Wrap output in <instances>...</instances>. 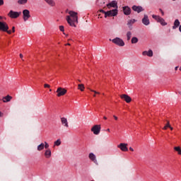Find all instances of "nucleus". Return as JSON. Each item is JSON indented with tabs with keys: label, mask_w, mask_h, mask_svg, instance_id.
<instances>
[{
	"label": "nucleus",
	"mask_w": 181,
	"mask_h": 181,
	"mask_svg": "<svg viewBox=\"0 0 181 181\" xmlns=\"http://www.w3.org/2000/svg\"><path fill=\"white\" fill-rule=\"evenodd\" d=\"M69 16H66V22L70 26L76 28L75 23H78V16H77V13L73 11L69 12Z\"/></svg>",
	"instance_id": "1"
},
{
	"label": "nucleus",
	"mask_w": 181,
	"mask_h": 181,
	"mask_svg": "<svg viewBox=\"0 0 181 181\" xmlns=\"http://www.w3.org/2000/svg\"><path fill=\"white\" fill-rule=\"evenodd\" d=\"M8 30L9 26L8 25V23H6V22L0 21V31L6 32L8 35H11V33H12V31Z\"/></svg>",
	"instance_id": "2"
},
{
	"label": "nucleus",
	"mask_w": 181,
	"mask_h": 181,
	"mask_svg": "<svg viewBox=\"0 0 181 181\" xmlns=\"http://www.w3.org/2000/svg\"><path fill=\"white\" fill-rule=\"evenodd\" d=\"M112 43L117 45V46H119L120 47L125 46V42H124V40L118 37L112 40Z\"/></svg>",
	"instance_id": "3"
},
{
	"label": "nucleus",
	"mask_w": 181,
	"mask_h": 181,
	"mask_svg": "<svg viewBox=\"0 0 181 181\" xmlns=\"http://www.w3.org/2000/svg\"><path fill=\"white\" fill-rule=\"evenodd\" d=\"M152 18H153V19H155L156 21H157V22L160 23V25H162L163 26H166V25H168V23H166V22H165V19H163V18H161L159 16L152 15Z\"/></svg>",
	"instance_id": "4"
},
{
	"label": "nucleus",
	"mask_w": 181,
	"mask_h": 181,
	"mask_svg": "<svg viewBox=\"0 0 181 181\" xmlns=\"http://www.w3.org/2000/svg\"><path fill=\"white\" fill-rule=\"evenodd\" d=\"M117 15H118V9L115 8L113 10L106 11L105 18H107V16H117Z\"/></svg>",
	"instance_id": "5"
},
{
	"label": "nucleus",
	"mask_w": 181,
	"mask_h": 181,
	"mask_svg": "<svg viewBox=\"0 0 181 181\" xmlns=\"http://www.w3.org/2000/svg\"><path fill=\"white\" fill-rule=\"evenodd\" d=\"M91 132L94 135H98L101 132V125L95 124L91 128Z\"/></svg>",
	"instance_id": "6"
},
{
	"label": "nucleus",
	"mask_w": 181,
	"mask_h": 181,
	"mask_svg": "<svg viewBox=\"0 0 181 181\" xmlns=\"http://www.w3.org/2000/svg\"><path fill=\"white\" fill-rule=\"evenodd\" d=\"M8 16L12 19H16V18H19V16H21V12L13 11L11 10Z\"/></svg>",
	"instance_id": "7"
},
{
	"label": "nucleus",
	"mask_w": 181,
	"mask_h": 181,
	"mask_svg": "<svg viewBox=\"0 0 181 181\" xmlns=\"http://www.w3.org/2000/svg\"><path fill=\"white\" fill-rule=\"evenodd\" d=\"M30 18V11L29 10L25 9L23 11V19L24 22H26V21H28Z\"/></svg>",
	"instance_id": "8"
},
{
	"label": "nucleus",
	"mask_w": 181,
	"mask_h": 181,
	"mask_svg": "<svg viewBox=\"0 0 181 181\" xmlns=\"http://www.w3.org/2000/svg\"><path fill=\"white\" fill-rule=\"evenodd\" d=\"M141 22H142L143 25H144L145 26H149V25H151V21H149V17L146 14L144 15V18H142Z\"/></svg>",
	"instance_id": "9"
},
{
	"label": "nucleus",
	"mask_w": 181,
	"mask_h": 181,
	"mask_svg": "<svg viewBox=\"0 0 181 181\" xmlns=\"http://www.w3.org/2000/svg\"><path fill=\"white\" fill-rule=\"evenodd\" d=\"M57 97H62V95H64L66 93H67V90L63 88H58L57 90Z\"/></svg>",
	"instance_id": "10"
},
{
	"label": "nucleus",
	"mask_w": 181,
	"mask_h": 181,
	"mask_svg": "<svg viewBox=\"0 0 181 181\" xmlns=\"http://www.w3.org/2000/svg\"><path fill=\"white\" fill-rule=\"evenodd\" d=\"M132 9L137 13H141V12H144V11H145V9H144L141 6H133Z\"/></svg>",
	"instance_id": "11"
},
{
	"label": "nucleus",
	"mask_w": 181,
	"mask_h": 181,
	"mask_svg": "<svg viewBox=\"0 0 181 181\" xmlns=\"http://www.w3.org/2000/svg\"><path fill=\"white\" fill-rule=\"evenodd\" d=\"M127 146H128L127 144L121 143L117 146V148H119L123 152H128V147Z\"/></svg>",
	"instance_id": "12"
},
{
	"label": "nucleus",
	"mask_w": 181,
	"mask_h": 181,
	"mask_svg": "<svg viewBox=\"0 0 181 181\" xmlns=\"http://www.w3.org/2000/svg\"><path fill=\"white\" fill-rule=\"evenodd\" d=\"M88 158L92 160V162H93V163H95V165H98V161H97V157L95 156L94 153H90Z\"/></svg>",
	"instance_id": "13"
},
{
	"label": "nucleus",
	"mask_w": 181,
	"mask_h": 181,
	"mask_svg": "<svg viewBox=\"0 0 181 181\" xmlns=\"http://www.w3.org/2000/svg\"><path fill=\"white\" fill-rule=\"evenodd\" d=\"M107 7L110 9V8H118V3L115 1H112V2L107 4Z\"/></svg>",
	"instance_id": "14"
},
{
	"label": "nucleus",
	"mask_w": 181,
	"mask_h": 181,
	"mask_svg": "<svg viewBox=\"0 0 181 181\" xmlns=\"http://www.w3.org/2000/svg\"><path fill=\"white\" fill-rule=\"evenodd\" d=\"M120 98H122V100H124L126 103H131V101H132V99L128 95L123 94L120 95Z\"/></svg>",
	"instance_id": "15"
},
{
	"label": "nucleus",
	"mask_w": 181,
	"mask_h": 181,
	"mask_svg": "<svg viewBox=\"0 0 181 181\" xmlns=\"http://www.w3.org/2000/svg\"><path fill=\"white\" fill-rule=\"evenodd\" d=\"M135 22H136V20L135 19L128 20L127 26L130 30H132V25H134V23H135Z\"/></svg>",
	"instance_id": "16"
},
{
	"label": "nucleus",
	"mask_w": 181,
	"mask_h": 181,
	"mask_svg": "<svg viewBox=\"0 0 181 181\" xmlns=\"http://www.w3.org/2000/svg\"><path fill=\"white\" fill-rule=\"evenodd\" d=\"M61 122L66 128H69V122L67 121V118L62 117Z\"/></svg>",
	"instance_id": "17"
},
{
	"label": "nucleus",
	"mask_w": 181,
	"mask_h": 181,
	"mask_svg": "<svg viewBox=\"0 0 181 181\" xmlns=\"http://www.w3.org/2000/svg\"><path fill=\"white\" fill-rule=\"evenodd\" d=\"M123 12L124 15H131V8L129 6L123 7Z\"/></svg>",
	"instance_id": "18"
},
{
	"label": "nucleus",
	"mask_w": 181,
	"mask_h": 181,
	"mask_svg": "<svg viewBox=\"0 0 181 181\" xmlns=\"http://www.w3.org/2000/svg\"><path fill=\"white\" fill-rule=\"evenodd\" d=\"M180 26V21L179 20L176 19L174 22V25L173 26V29H177Z\"/></svg>",
	"instance_id": "19"
},
{
	"label": "nucleus",
	"mask_w": 181,
	"mask_h": 181,
	"mask_svg": "<svg viewBox=\"0 0 181 181\" xmlns=\"http://www.w3.org/2000/svg\"><path fill=\"white\" fill-rule=\"evenodd\" d=\"M12 100V97L10 95H7L3 98L4 103H9Z\"/></svg>",
	"instance_id": "20"
},
{
	"label": "nucleus",
	"mask_w": 181,
	"mask_h": 181,
	"mask_svg": "<svg viewBox=\"0 0 181 181\" xmlns=\"http://www.w3.org/2000/svg\"><path fill=\"white\" fill-rule=\"evenodd\" d=\"M45 156L47 159H49V158H50V156H52V151H50V149H47V151H45Z\"/></svg>",
	"instance_id": "21"
},
{
	"label": "nucleus",
	"mask_w": 181,
	"mask_h": 181,
	"mask_svg": "<svg viewBox=\"0 0 181 181\" xmlns=\"http://www.w3.org/2000/svg\"><path fill=\"white\" fill-rule=\"evenodd\" d=\"M45 1L47 4H48V5H49V6H54L55 5L54 0H45Z\"/></svg>",
	"instance_id": "22"
},
{
	"label": "nucleus",
	"mask_w": 181,
	"mask_h": 181,
	"mask_svg": "<svg viewBox=\"0 0 181 181\" xmlns=\"http://www.w3.org/2000/svg\"><path fill=\"white\" fill-rule=\"evenodd\" d=\"M37 151H43V149H45V144L41 143L40 145L37 146Z\"/></svg>",
	"instance_id": "23"
},
{
	"label": "nucleus",
	"mask_w": 181,
	"mask_h": 181,
	"mask_svg": "<svg viewBox=\"0 0 181 181\" xmlns=\"http://www.w3.org/2000/svg\"><path fill=\"white\" fill-rule=\"evenodd\" d=\"M126 36L128 41L131 40V37H132V33H131V31H128Z\"/></svg>",
	"instance_id": "24"
},
{
	"label": "nucleus",
	"mask_w": 181,
	"mask_h": 181,
	"mask_svg": "<svg viewBox=\"0 0 181 181\" xmlns=\"http://www.w3.org/2000/svg\"><path fill=\"white\" fill-rule=\"evenodd\" d=\"M54 146H60V145H62V141H60V139H57L54 141Z\"/></svg>",
	"instance_id": "25"
},
{
	"label": "nucleus",
	"mask_w": 181,
	"mask_h": 181,
	"mask_svg": "<svg viewBox=\"0 0 181 181\" xmlns=\"http://www.w3.org/2000/svg\"><path fill=\"white\" fill-rule=\"evenodd\" d=\"M28 3V0H18V4L19 5H25V4Z\"/></svg>",
	"instance_id": "26"
},
{
	"label": "nucleus",
	"mask_w": 181,
	"mask_h": 181,
	"mask_svg": "<svg viewBox=\"0 0 181 181\" xmlns=\"http://www.w3.org/2000/svg\"><path fill=\"white\" fill-rule=\"evenodd\" d=\"M138 37H133L132 38V45H135L137 42H138Z\"/></svg>",
	"instance_id": "27"
},
{
	"label": "nucleus",
	"mask_w": 181,
	"mask_h": 181,
	"mask_svg": "<svg viewBox=\"0 0 181 181\" xmlns=\"http://www.w3.org/2000/svg\"><path fill=\"white\" fill-rule=\"evenodd\" d=\"M84 84H78V90H81V91H84Z\"/></svg>",
	"instance_id": "28"
},
{
	"label": "nucleus",
	"mask_w": 181,
	"mask_h": 181,
	"mask_svg": "<svg viewBox=\"0 0 181 181\" xmlns=\"http://www.w3.org/2000/svg\"><path fill=\"white\" fill-rule=\"evenodd\" d=\"M174 149L177 152L178 155H181V148L180 146L174 147Z\"/></svg>",
	"instance_id": "29"
},
{
	"label": "nucleus",
	"mask_w": 181,
	"mask_h": 181,
	"mask_svg": "<svg viewBox=\"0 0 181 181\" xmlns=\"http://www.w3.org/2000/svg\"><path fill=\"white\" fill-rule=\"evenodd\" d=\"M147 56H148V57H152V56H153V52L152 49H149L148 52H147Z\"/></svg>",
	"instance_id": "30"
},
{
	"label": "nucleus",
	"mask_w": 181,
	"mask_h": 181,
	"mask_svg": "<svg viewBox=\"0 0 181 181\" xmlns=\"http://www.w3.org/2000/svg\"><path fill=\"white\" fill-rule=\"evenodd\" d=\"M170 127V123L169 122V121L167 122V124H165V126L163 128V129L166 130L168 129V128Z\"/></svg>",
	"instance_id": "31"
},
{
	"label": "nucleus",
	"mask_w": 181,
	"mask_h": 181,
	"mask_svg": "<svg viewBox=\"0 0 181 181\" xmlns=\"http://www.w3.org/2000/svg\"><path fill=\"white\" fill-rule=\"evenodd\" d=\"M44 148H45V149H49V144L46 141H45Z\"/></svg>",
	"instance_id": "32"
},
{
	"label": "nucleus",
	"mask_w": 181,
	"mask_h": 181,
	"mask_svg": "<svg viewBox=\"0 0 181 181\" xmlns=\"http://www.w3.org/2000/svg\"><path fill=\"white\" fill-rule=\"evenodd\" d=\"M90 91L92 92V93H94L95 94L93 95V97H95V94H100V93L99 92H97V91H95V90H92V89H90Z\"/></svg>",
	"instance_id": "33"
},
{
	"label": "nucleus",
	"mask_w": 181,
	"mask_h": 181,
	"mask_svg": "<svg viewBox=\"0 0 181 181\" xmlns=\"http://www.w3.org/2000/svg\"><path fill=\"white\" fill-rule=\"evenodd\" d=\"M59 30H61V32H64V26L60 25L59 26Z\"/></svg>",
	"instance_id": "34"
},
{
	"label": "nucleus",
	"mask_w": 181,
	"mask_h": 181,
	"mask_svg": "<svg viewBox=\"0 0 181 181\" xmlns=\"http://www.w3.org/2000/svg\"><path fill=\"white\" fill-rule=\"evenodd\" d=\"M44 87H45V88H50V85H49V84H47V83H45V84L44 85Z\"/></svg>",
	"instance_id": "35"
},
{
	"label": "nucleus",
	"mask_w": 181,
	"mask_h": 181,
	"mask_svg": "<svg viewBox=\"0 0 181 181\" xmlns=\"http://www.w3.org/2000/svg\"><path fill=\"white\" fill-rule=\"evenodd\" d=\"M142 54H143V56H147V54H148V51H144V52H142Z\"/></svg>",
	"instance_id": "36"
},
{
	"label": "nucleus",
	"mask_w": 181,
	"mask_h": 181,
	"mask_svg": "<svg viewBox=\"0 0 181 181\" xmlns=\"http://www.w3.org/2000/svg\"><path fill=\"white\" fill-rule=\"evenodd\" d=\"M100 12H101L102 13H104L105 17V13H107V11H105L104 10L101 9L100 10Z\"/></svg>",
	"instance_id": "37"
},
{
	"label": "nucleus",
	"mask_w": 181,
	"mask_h": 181,
	"mask_svg": "<svg viewBox=\"0 0 181 181\" xmlns=\"http://www.w3.org/2000/svg\"><path fill=\"white\" fill-rule=\"evenodd\" d=\"M4 5V0H0V6H2Z\"/></svg>",
	"instance_id": "38"
},
{
	"label": "nucleus",
	"mask_w": 181,
	"mask_h": 181,
	"mask_svg": "<svg viewBox=\"0 0 181 181\" xmlns=\"http://www.w3.org/2000/svg\"><path fill=\"white\" fill-rule=\"evenodd\" d=\"M113 117L115 118V119L116 121L118 120V117H117V116L114 115Z\"/></svg>",
	"instance_id": "39"
},
{
	"label": "nucleus",
	"mask_w": 181,
	"mask_h": 181,
	"mask_svg": "<svg viewBox=\"0 0 181 181\" xmlns=\"http://www.w3.org/2000/svg\"><path fill=\"white\" fill-rule=\"evenodd\" d=\"M12 32H13V33H15V27L12 28Z\"/></svg>",
	"instance_id": "40"
},
{
	"label": "nucleus",
	"mask_w": 181,
	"mask_h": 181,
	"mask_svg": "<svg viewBox=\"0 0 181 181\" xmlns=\"http://www.w3.org/2000/svg\"><path fill=\"white\" fill-rule=\"evenodd\" d=\"M129 151H131L132 152H134V148L132 147H130Z\"/></svg>",
	"instance_id": "41"
},
{
	"label": "nucleus",
	"mask_w": 181,
	"mask_h": 181,
	"mask_svg": "<svg viewBox=\"0 0 181 181\" xmlns=\"http://www.w3.org/2000/svg\"><path fill=\"white\" fill-rule=\"evenodd\" d=\"M21 59H23V55L22 54H20Z\"/></svg>",
	"instance_id": "42"
},
{
	"label": "nucleus",
	"mask_w": 181,
	"mask_h": 181,
	"mask_svg": "<svg viewBox=\"0 0 181 181\" xmlns=\"http://www.w3.org/2000/svg\"><path fill=\"white\" fill-rule=\"evenodd\" d=\"M4 115V113L0 112V117H2Z\"/></svg>",
	"instance_id": "43"
},
{
	"label": "nucleus",
	"mask_w": 181,
	"mask_h": 181,
	"mask_svg": "<svg viewBox=\"0 0 181 181\" xmlns=\"http://www.w3.org/2000/svg\"><path fill=\"white\" fill-rule=\"evenodd\" d=\"M170 129L171 131H173V127H172L170 126Z\"/></svg>",
	"instance_id": "44"
},
{
	"label": "nucleus",
	"mask_w": 181,
	"mask_h": 181,
	"mask_svg": "<svg viewBox=\"0 0 181 181\" xmlns=\"http://www.w3.org/2000/svg\"><path fill=\"white\" fill-rule=\"evenodd\" d=\"M179 30H180V32L181 33V25H180V27H179Z\"/></svg>",
	"instance_id": "45"
},
{
	"label": "nucleus",
	"mask_w": 181,
	"mask_h": 181,
	"mask_svg": "<svg viewBox=\"0 0 181 181\" xmlns=\"http://www.w3.org/2000/svg\"><path fill=\"white\" fill-rule=\"evenodd\" d=\"M65 46H70V43L66 44Z\"/></svg>",
	"instance_id": "46"
},
{
	"label": "nucleus",
	"mask_w": 181,
	"mask_h": 181,
	"mask_svg": "<svg viewBox=\"0 0 181 181\" xmlns=\"http://www.w3.org/2000/svg\"><path fill=\"white\" fill-rule=\"evenodd\" d=\"M162 15H165V13L163 11H161Z\"/></svg>",
	"instance_id": "47"
},
{
	"label": "nucleus",
	"mask_w": 181,
	"mask_h": 181,
	"mask_svg": "<svg viewBox=\"0 0 181 181\" xmlns=\"http://www.w3.org/2000/svg\"><path fill=\"white\" fill-rule=\"evenodd\" d=\"M3 18L0 16V21H2Z\"/></svg>",
	"instance_id": "48"
},
{
	"label": "nucleus",
	"mask_w": 181,
	"mask_h": 181,
	"mask_svg": "<svg viewBox=\"0 0 181 181\" xmlns=\"http://www.w3.org/2000/svg\"><path fill=\"white\" fill-rule=\"evenodd\" d=\"M159 11H160V12H163V11L161 8H160Z\"/></svg>",
	"instance_id": "49"
},
{
	"label": "nucleus",
	"mask_w": 181,
	"mask_h": 181,
	"mask_svg": "<svg viewBox=\"0 0 181 181\" xmlns=\"http://www.w3.org/2000/svg\"><path fill=\"white\" fill-rule=\"evenodd\" d=\"M107 132H110V129H107Z\"/></svg>",
	"instance_id": "50"
},
{
	"label": "nucleus",
	"mask_w": 181,
	"mask_h": 181,
	"mask_svg": "<svg viewBox=\"0 0 181 181\" xmlns=\"http://www.w3.org/2000/svg\"><path fill=\"white\" fill-rule=\"evenodd\" d=\"M103 118H104L105 119H107V117H104Z\"/></svg>",
	"instance_id": "51"
},
{
	"label": "nucleus",
	"mask_w": 181,
	"mask_h": 181,
	"mask_svg": "<svg viewBox=\"0 0 181 181\" xmlns=\"http://www.w3.org/2000/svg\"><path fill=\"white\" fill-rule=\"evenodd\" d=\"M175 70H177V67H175Z\"/></svg>",
	"instance_id": "52"
},
{
	"label": "nucleus",
	"mask_w": 181,
	"mask_h": 181,
	"mask_svg": "<svg viewBox=\"0 0 181 181\" xmlns=\"http://www.w3.org/2000/svg\"><path fill=\"white\" fill-rule=\"evenodd\" d=\"M79 83H81V81L78 80Z\"/></svg>",
	"instance_id": "53"
},
{
	"label": "nucleus",
	"mask_w": 181,
	"mask_h": 181,
	"mask_svg": "<svg viewBox=\"0 0 181 181\" xmlns=\"http://www.w3.org/2000/svg\"><path fill=\"white\" fill-rule=\"evenodd\" d=\"M49 91H52V89H49Z\"/></svg>",
	"instance_id": "54"
},
{
	"label": "nucleus",
	"mask_w": 181,
	"mask_h": 181,
	"mask_svg": "<svg viewBox=\"0 0 181 181\" xmlns=\"http://www.w3.org/2000/svg\"><path fill=\"white\" fill-rule=\"evenodd\" d=\"M179 94H181V92H179Z\"/></svg>",
	"instance_id": "55"
},
{
	"label": "nucleus",
	"mask_w": 181,
	"mask_h": 181,
	"mask_svg": "<svg viewBox=\"0 0 181 181\" xmlns=\"http://www.w3.org/2000/svg\"><path fill=\"white\" fill-rule=\"evenodd\" d=\"M111 40H111V39H110V42H111Z\"/></svg>",
	"instance_id": "56"
},
{
	"label": "nucleus",
	"mask_w": 181,
	"mask_h": 181,
	"mask_svg": "<svg viewBox=\"0 0 181 181\" xmlns=\"http://www.w3.org/2000/svg\"><path fill=\"white\" fill-rule=\"evenodd\" d=\"M173 1H176V0H173Z\"/></svg>",
	"instance_id": "57"
}]
</instances>
